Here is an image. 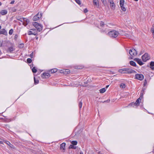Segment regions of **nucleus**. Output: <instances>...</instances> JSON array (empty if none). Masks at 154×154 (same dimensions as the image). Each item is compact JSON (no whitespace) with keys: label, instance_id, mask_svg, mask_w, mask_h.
Masks as SVG:
<instances>
[{"label":"nucleus","instance_id":"f257e3e1","mask_svg":"<svg viewBox=\"0 0 154 154\" xmlns=\"http://www.w3.org/2000/svg\"><path fill=\"white\" fill-rule=\"evenodd\" d=\"M119 72L124 73H136V71L131 68H123L120 69L119 70Z\"/></svg>","mask_w":154,"mask_h":154},{"label":"nucleus","instance_id":"f03ea898","mask_svg":"<svg viewBox=\"0 0 154 154\" xmlns=\"http://www.w3.org/2000/svg\"><path fill=\"white\" fill-rule=\"evenodd\" d=\"M119 34V32L115 30L110 31L108 32L109 35L110 37L112 38H115L117 37Z\"/></svg>","mask_w":154,"mask_h":154},{"label":"nucleus","instance_id":"7ed1b4c3","mask_svg":"<svg viewBox=\"0 0 154 154\" xmlns=\"http://www.w3.org/2000/svg\"><path fill=\"white\" fill-rule=\"evenodd\" d=\"M33 25L36 29L38 32H40L42 29V25L39 24L36 22H34L32 23Z\"/></svg>","mask_w":154,"mask_h":154},{"label":"nucleus","instance_id":"20e7f679","mask_svg":"<svg viewBox=\"0 0 154 154\" xmlns=\"http://www.w3.org/2000/svg\"><path fill=\"white\" fill-rule=\"evenodd\" d=\"M143 90H142V91H141L140 92V97L135 102V105L136 106H137L139 105L142 99L143 98Z\"/></svg>","mask_w":154,"mask_h":154},{"label":"nucleus","instance_id":"39448f33","mask_svg":"<svg viewBox=\"0 0 154 154\" xmlns=\"http://www.w3.org/2000/svg\"><path fill=\"white\" fill-rule=\"evenodd\" d=\"M142 60L146 62L150 59V56L147 53H145L142 57Z\"/></svg>","mask_w":154,"mask_h":154},{"label":"nucleus","instance_id":"423d86ee","mask_svg":"<svg viewBox=\"0 0 154 154\" xmlns=\"http://www.w3.org/2000/svg\"><path fill=\"white\" fill-rule=\"evenodd\" d=\"M129 54L131 56L134 57L137 55V52L135 49L133 48L129 50Z\"/></svg>","mask_w":154,"mask_h":154},{"label":"nucleus","instance_id":"0eeeda50","mask_svg":"<svg viewBox=\"0 0 154 154\" xmlns=\"http://www.w3.org/2000/svg\"><path fill=\"white\" fill-rule=\"evenodd\" d=\"M28 34L29 35H36L38 34L37 31L35 29H31L28 32Z\"/></svg>","mask_w":154,"mask_h":154},{"label":"nucleus","instance_id":"6e6552de","mask_svg":"<svg viewBox=\"0 0 154 154\" xmlns=\"http://www.w3.org/2000/svg\"><path fill=\"white\" fill-rule=\"evenodd\" d=\"M125 1L124 0H120L119 2L120 5L122 10L123 11H126V8L124 6Z\"/></svg>","mask_w":154,"mask_h":154},{"label":"nucleus","instance_id":"1a4fd4ad","mask_svg":"<svg viewBox=\"0 0 154 154\" xmlns=\"http://www.w3.org/2000/svg\"><path fill=\"white\" fill-rule=\"evenodd\" d=\"M134 77L136 79L141 81L143 79L144 76L142 74H137L135 75Z\"/></svg>","mask_w":154,"mask_h":154},{"label":"nucleus","instance_id":"9d476101","mask_svg":"<svg viewBox=\"0 0 154 154\" xmlns=\"http://www.w3.org/2000/svg\"><path fill=\"white\" fill-rule=\"evenodd\" d=\"M42 14L38 12L37 14L33 18V20L34 21L38 20L42 16Z\"/></svg>","mask_w":154,"mask_h":154},{"label":"nucleus","instance_id":"9b49d317","mask_svg":"<svg viewBox=\"0 0 154 154\" xmlns=\"http://www.w3.org/2000/svg\"><path fill=\"white\" fill-rule=\"evenodd\" d=\"M109 2L110 3V5L111 9L113 10L115 9L116 6L112 0H108Z\"/></svg>","mask_w":154,"mask_h":154},{"label":"nucleus","instance_id":"f8f14e48","mask_svg":"<svg viewBox=\"0 0 154 154\" xmlns=\"http://www.w3.org/2000/svg\"><path fill=\"white\" fill-rule=\"evenodd\" d=\"M16 19L22 22H23L24 21H26L27 22V19L26 18H23L19 16H17L16 17Z\"/></svg>","mask_w":154,"mask_h":154},{"label":"nucleus","instance_id":"ddd939ff","mask_svg":"<svg viewBox=\"0 0 154 154\" xmlns=\"http://www.w3.org/2000/svg\"><path fill=\"white\" fill-rule=\"evenodd\" d=\"M134 60L137 62V63L140 66H141L143 64L141 61V60L140 59L137 58H135L134 59Z\"/></svg>","mask_w":154,"mask_h":154},{"label":"nucleus","instance_id":"4468645a","mask_svg":"<svg viewBox=\"0 0 154 154\" xmlns=\"http://www.w3.org/2000/svg\"><path fill=\"white\" fill-rule=\"evenodd\" d=\"M50 75L48 73H44L42 75V77L43 78H47L49 77Z\"/></svg>","mask_w":154,"mask_h":154},{"label":"nucleus","instance_id":"2eb2a0df","mask_svg":"<svg viewBox=\"0 0 154 154\" xmlns=\"http://www.w3.org/2000/svg\"><path fill=\"white\" fill-rule=\"evenodd\" d=\"M93 4L94 5H95L97 8L99 7V5L98 0H93Z\"/></svg>","mask_w":154,"mask_h":154},{"label":"nucleus","instance_id":"dca6fc26","mask_svg":"<svg viewBox=\"0 0 154 154\" xmlns=\"http://www.w3.org/2000/svg\"><path fill=\"white\" fill-rule=\"evenodd\" d=\"M7 11L6 10H2L0 12V14L2 15L6 14H7Z\"/></svg>","mask_w":154,"mask_h":154},{"label":"nucleus","instance_id":"f3484780","mask_svg":"<svg viewBox=\"0 0 154 154\" xmlns=\"http://www.w3.org/2000/svg\"><path fill=\"white\" fill-rule=\"evenodd\" d=\"M0 32L1 34H3L6 35H7V32L5 29H2Z\"/></svg>","mask_w":154,"mask_h":154},{"label":"nucleus","instance_id":"a211bd4d","mask_svg":"<svg viewBox=\"0 0 154 154\" xmlns=\"http://www.w3.org/2000/svg\"><path fill=\"white\" fill-rule=\"evenodd\" d=\"M66 143H63L60 145V149L63 150H64L65 149V147Z\"/></svg>","mask_w":154,"mask_h":154},{"label":"nucleus","instance_id":"6ab92c4d","mask_svg":"<svg viewBox=\"0 0 154 154\" xmlns=\"http://www.w3.org/2000/svg\"><path fill=\"white\" fill-rule=\"evenodd\" d=\"M14 50V49L13 48V47H11L9 48L8 49L7 51L8 52H9L10 53H12L13 51Z\"/></svg>","mask_w":154,"mask_h":154},{"label":"nucleus","instance_id":"aec40b11","mask_svg":"<svg viewBox=\"0 0 154 154\" xmlns=\"http://www.w3.org/2000/svg\"><path fill=\"white\" fill-rule=\"evenodd\" d=\"M130 64L132 66H136V63L133 61H131L130 62Z\"/></svg>","mask_w":154,"mask_h":154},{"label":"nucleus","instance_id":"412c9836","mask_svg":"<svg viewBox=\"0 0 154 154\" xmlns=\"http://www.w3.org/2000/svg\"><path fill=\"white\" fill-rule=\"evenodd\" d=\"M150 68L152 69V68H154V62L151 61L150 63Z\"/></svg>","mask_w":154,"mask_h":154},{"label":"nucleus","instance_id":"4be33fe9","mask_svg":"<svg viewBox=\"0 0 154 154\" xmlns=\"http://www.w3.org/2000/svg\"><path fill=\"white\" fill-rule=\"evenodd\" d=\"M57 69H51L50 71L51 72V73H54L57 72Z\"/></svg>","mask_w":154,"mask_h":154},{"label":"nucleus","instance_id":"5701e85b","mask_svg":"<svg viewBox=\"0 0 154 154\" xmlns=\"http://www.w3.org/2000/svg\"><path fill=\"white\" fill-rule=\"evenodd\" d=\"M106 91V89L105 88H102L100 90V93H103Z\"/></svg>","mask_w":154,"mask_h":154},{"label":"nucleus","instance_id":"b1692460","mask_svg":"<svg viewBox=\"0 0 154 154\" xmlns=\"http://www.w3.org/2000/svg\"><path fill=\"white\" fill-rule=\"evenodd\" d=\"M77 142L76 141L74 140V141H72L71 142V143L72 144V145H76L77 144Z\"/></svg>","mask_w":154,"mask_h":154},{"label":"nucleus","instance_id":"393cba45","mask_svg":"<svg viewBox=\"0 0 154 154\" xmlns=\"http://www.w3.org/2000/svg\"><path fill=\"white\" fill-rule=\"evenodd\" d=\"M69 148L75 149L76 148V146H74L73 145L71 144L69 146Z\"/></svg>","mask_w":154,"mask_h":154},{"label":"nucleus","instance_id":"a878e982","mask_svg":"<svg viewBox=\"0 0 154 154\" xmlns=\"http://www.w3.org/2000/svg\"><path fill=\"white\" fill-rule=\"evenodd\" d=\"M32 71L34 73H35L37 72V69L35 68L34 67H33L32 69Z\"/></svg>","mask_w":154,"mask_h":154},{"label":"nucleus","instance_id":"bb28decb","mask_svg":"<svg viewBox=\"0 0 154 154\" xmlns=\"http://www.w3.org/2000/svg\"><path fill=\"white\" fill-rule=\"evenodd\" d=\"M125 85L124 83H122L120 85V87L122 88H125Z\"/></svg>","mask_w":154,"mask_h":154},{"label":"nucleus","instance_id":"cd10ccee","mask_svg":"<svg viewBox=\"0 0 154 154\" xmlns=\"http://www.w3.org/2000/svg\"><path fill=\"white\" fill-rule=\"evenodd\" d=\"M34 81L35 84H38L39 82V81L38 80H36L35 77H34Z\"/></svg>","mask_w":154,"mask_h":154},{"label":"nucleus","instance_id":"c85d7f7f","mask_svg":"<svg viewBox=\"0 0 154 154\" xmlns=\"http://www.w3.org/2000/svg\"><path fill=\"white\" fill-rule=\"evenodd\" d=\"M32 60L31 59L29 58L27 60V61L28 63H31Z\"/></svg>","mask_w":154,"mask_h":154},{"label":"nucleus","instance_id":"c756f323","mask_svg":"<svg viewBox=\"0 0 154 154\" xmlns=\"http://www.w3.org/2000/svg\"><path fill=\"white\" fill-rule=\"evenodd\" d=\"M151 30L152 32H154V24H153L152 27L151 28Z\"/></svg>","mask_w":154,"mask_h":154},{"label":"nucleus","instance_id":"7c9ffc66","mask_svg":"<svg viewBox=\"0 0 154 154\" xmlns=\"http://www.w3.org/2000/svg\"><path fill=\"white\" fill-rule=\"evenodd\" d=\"M129 106H132L133 107H134V106H135V103H134V102L131 103L129 104Z\"/></svg>","mask_w":154,"mask_h":154},{"label":"nucleus","instance_id":"2f4dec72","mask_svg":"<svg viewBox=\"0 0 154 154\" xmlns=\"http://www.w3.org/2000/svg\"><path fill=\"white\" fill-rule=\"evenodd\" d=\"M101 0L102 2L105 5L106 4V0Z\"/></svg>","mask_w":154,"mask_h":154},{"label":"nucleus","instance_id":"473e14b6","mask_svg":"<svg viewBox=\"0 0 154 154\" xmlns=\"http://www.w3.org/2000/svg\"><path fill=\"white\" fill-rule=\"evenodd\" d=\"M25 22H26V23L24 22H23V24L24 25L26 26V25H27V22L29 23V21L27 20V22L26 21H25Z\"/></svg>","mask_w":154,"mask_h":154},{"label":"nucleus","instance_id":"72a5a7b5","mask_svg":"<svg viewBox=\"0 0 154 154\" xmlns=\"http://www.w3.org/2000/svg\"><path fill=\"white\" fill-rule=\"evenodd\" d=\"M13 32V30L12 29H11L9 32V33L10 35H11L12 34Z\"/></svg>","mask_w":154,"mask_h":154},{"label":"nucleus","instance_id":"f704fd0d","mask_svg":"<svg viewBox=\"0 0 154 154\" xmlns=\"http://www.w3.org/2000/svg\"><path fill=\"white\" fill-rule=\"evenodd\" d=\"M82 106V103L81 101H80L79 104V107L80 108H81Z\"/></svg>","mask_w":154,"mask_h":154},{"label":"nucleus","instance_id":"c9c22d12","mask_svg":"<svg viewBox=\"0 0 154 154\" xmlns=\"http://www.w3.org/2000/svg\"><path fill=\"white\" fill-rule=\"evenodd\" d=\"M75 2L78 4L79 5H80L81 4V2L79 0H75Z\"/></svg>","mask_w":154,"mask_h":154},{"label":"nucleus","instance_id":"e433bc0d","mask_svg":"<svg viewBox=\"0 0 154 154\" xmlns=\"http://www.w3.org/2000/svg\"><path fill=\"white\" fill-rule=\"evenodd\" d=\"M105 25L104 22L101 21L100 23V26H103Z\"/></svg>","mask_w":154,"mask_h":154},{"label":"nucleus","instance_id":"4c0bfd02","mask_svg":"<svg viewBox=\"0 0 154 154\" xmlns=\"http://www.w3.org/2000/svg\"><path fill=\"white\" fill-rule=\"evenodd\" d=\"M23 47H24V44H20V45L19 48H22Z\"/></svg>","mask_w":154,"mask_h":154},{"label":"nucleus","instance_id":"58836bf2","mask_svg":"<svg viewBox=\"0 0 154 154\" xmlns=\"http://www.w3.org/2000/svg\"><path fill=\"white\" fill-rule=\"evenodd\" d=\"M5 143L7 144L8 145H10V144L11 145H12L10 142H9V141H5Z\"/></svg>","mask_w":154,"mask_h":154},{"label":"nucleus","instance_id":"ea45409f","mask_svg":"<svg viewBox=\"0 0 154 154\" xmlns=\"http://www.w3.org/2000/svg\"><path fill=\"white\" fill-rule=\"evenodd\" d=\"M110 101V99H108L106 100H105L104 102H103V103H109Z\"/></svg>","mask_w":154,"mask_h":154},{"label":"nucleus","instance_id":"a19ab883","mask_svg":"<svg viewBox=\"0 0 154 154\" xmlns=\"http://www.w3.org/2000/svg\"><path fill=\"white\" fill-rule=\"evenodd\" d=\"M12 10L13 12H15L16 11V9L15 8H13L12 9Z\"/></svg>","mask_w":154,"mask_h":154},{"label":"nucleus","instance_id":"79ce46f5","mask_svg":"<svg viewBox=\"0 0 154 154\" xmlns=\"http://www.w3.org/2000/svg\"><path fill=\"white\" fill-rule=\"evenodd\" d=\"M33 56V52H32L30 55V57L31 58H32Z\"/></svg>","mask_w":154,"mask_h":154},{"label":"nucleus","instance_id":"37998d69","mask_svg":"<svg viewBox=\"0 0 154 154\" xmlns=\"http://www.w3.org/2000/svg\"><path fill=\"white\" fill-rule=\"evenodd\" d=\"M125 36L127 37H128V38H130L131 37V35L128 34H126L125 35Z\"/></svg>","mask_w":154,"mask_h":154},{"label":"nucleus","instance_id":"c03bdc74","mask_svg":"<svg viewBox=\"0 0 154 154\" xmlns=\"http://www.w3.org/2000/svg\"><path fill=\"white\" fill-rule=\"evenodd\" d=\"M3 41H0V47L2 46L3 44Z\"/></svg>","mask_w":154,"mask_h":154},{"label":"nucleus","instance_id":"a18cd8bd","mask_svg":"<svg viewBox=\"0 0 154 154\" xmlns=\"http://www.w3.org/2000/svg\"><path fill=\"white\" fill-rule=\"evenodd\" d=\"M146 83H147V82H146V80H145L144 82V83H143V85H144V86H145V85H146Z\"/></svg>","mask_w":154,"mask_h":154},{"label":"nucleus","instance_id":"49530a36","mask_svg":"<svg viewBox=\"0 0 154 154\" xmlns=\"http://www.w3.org/2000/svg\"><path fill=\"white\" fill-rule=\"evenodd\" d=\"M88 12V10L87 8H85L84 10V12L85 13H86Z\"/></svg>","mask_w":154,"mask_h":154},{"label":"nucleus","instance_id":"de8ad7c7","mask_svg":"<svg viewBox=\"0 0 154 154\" xmlns=\"http://www.w3.org/2000/svg\"><path fill=\"white\" fill-rule=\"evenodd\" d=\"M82 132V130H79L78 131V133L79 134H81V132Z\"/></svg>","mask_w":154,"mask_h":154},{"label":"nucleus","instance_id":"09e8293b","mask_svg":"<svg viewBox=\"0 0 154 154\" xmlns=\"http://www.w3.org/2000/svg\"><path fill=\"white\" fill-rule=\"evenodd\" d=\"M14 1H12L10 2V4H14Z\"/></svg>","mask_w":154,"mask_h":154},{"label":"nucleus","instance_id":"8fccbe9b","mask_svg":"<svg viewBox=\"0 0 154 154\" xmlns=\"http://www.w3.org/2000/svg\"><path fill=\"white\" fill-rule=\"evenodd\" d=\"M17 36H18L17 34L15 35L14 36V39H16Z\"/></svg>","mask_w":154,"mask_h":154},{"label":"nucleus","instance_id":"3c124183","mask_svg":"<svg viewBox=\"0 0 154 154\" xmlns=\"http://www.w3.org/2000/svg\"><path fill=\"white\" fill-rule=\"evenodd\" d=\"M0 143H1V144H3V141H0Z\"/></svg>","mask_w":154,"mask_h":154},{"label":"nucleus","instance_id":"603ef678","mask_svg":"<svg viewBox=\"0 0 154 154\" xmlns=\"http://www.w3.org/2000/svg\"><path fill=\"white\" fill-rule=\"evenodd\" d=\"M153 35V38H154V32H152Z\"/></svg>","mask_w":154,"mask_h":154},{"label":"nucleus","instance_id":"864d4df0","mask_svg":"<svg viewBox=\"0 0 154 154\" xmlns=\"http://www.w3.org/2000/svg\"><path fill=\"white\" fill-rule=\"evenodd\" d=\"M80 154H83V152H80Z\"/></svg>","mask_w":154,"mask_h":154},{"label":"nucleus","instance_id":"5fc2aeb1","mask_svg":"<svg viewBox=\"0 0 154 154\" xmlns=\"http://www.w3.org/2000/svg\"><path fill=\"white\" fill-rule=\"evenodd\" d=\"M109 86V85H107L106 87V88H107Z\"/></svg>","mask_w":154,"mask_h":154},{"label":"nucleus","instance_id":"6e6d98bb","mask_svg":"<svg viewBox=\"0 0 154 154\" xmlns=\"http://www.w3.org/2000/svg\"><path fill=\"white\" fill-rule=\"evenodd\" d=\"M2 4L1 2H0V6Z\"/></svg>","mask_w":154,"mask_h":154},{"label":"nucleus","instance_id":"4d7b16f0","mask_svg":"<svg viewBox=\"0 0 154 154\" xmlns=\"http://www.w3.org/2000/svg\"><path fill=\"white\" fill-rule=\"evenodd\" d=\"M134 1H138V0H134Z\"/></svg>","mask_w":154,"mask_h":154},{"label":"nucleus","instance_id":"13d9d810","mask_svg":"<svg viewBox=\"0 0 154 154\" xmlns=\"http://www.w3.org/2000/svg\"><path fill=\"white\" fill-rule=\"evenodd\" d=\"M152 70H154V67L152 68Z\"/></svg>","mask_w":154,"mask_h":154},{"label":"nucleus","instance_id":"bf43d9fd","mask_svg":"<svg viewBox=\"0 0 154 154\" xmlns=\"http://www.w3.org/2000/svg\"><path fill=\"white\" fill-rule=\"evenodd\" d=\"M131 57V59H133V57Z\"/></svg>","mask_w":154,"mask_h":154},{"label":"nucleus","instance_id":"052dcab7","mask_svg":"<svg viewBox=\"0 0 154 154\" xmlns=\"http://www.w3.org/2000/svg\"><path fill=\"white\" fill-rule=\"evenodd\" d=\"M70 72V71H67V73H68V72Z\"/></svg>","mask_w":154,"mask_h":154},{"label":"nucleus","instance_id":"680f3d73","mask_svg":"<svg viewBox=\"0 0 154 154\" xmlns=\"http://www.w3.org/2000/svg\"><path fill=\"white\" fill-rule=\"evenodd\" d=\"M1 25H0V29L1 28Z\"/></svg>","mask_w":154,"mask_h":154}]
</instances>
